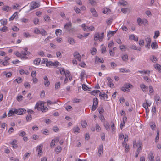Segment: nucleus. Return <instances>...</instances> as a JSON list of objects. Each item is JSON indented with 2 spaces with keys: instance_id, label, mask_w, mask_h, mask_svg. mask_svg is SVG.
<instances>
[{
  "instance_id": "obj_1",
  "label": "nucleus",
  "mask_w": 161,
  "mask_h": 161,
  "mask_svg": "<svg viewBox=\"0 0 161 161\" xmlns=\"http://www.w3.org/2000/svg\"><path fill=\"white\" fill-rule=\"evenodd\" d=\"M44 103L43 102H37L35 107V109H37L38 110H40L43 112L47 111L48 108L47 107H44Z\"/></svg>"
},
{
  "instance_id": "obj_2",
  "label": "nucleus",
  "mask_w": 161,
  "mask_h": 161,
  "mask_svg": "<svg viewBox=\"0 0 161 161\" xmlns=\"http://www.w3.org/2000/svg\"><path fill=\"white\" fill-rule=\"evenodd\" d=\"M81 26L83 30L85 31L89 32L92 31L94 30L95 28L93 26H88L85 25V24H83L81 25Z\"/></svg>"
},
{
  "instance_id": "obj_3",
  "label": "nucleus",
  "mask_w": 161,
  "mask_h": 161,
  "mask_svg": "<svg viewBox=\"0 0 161 161\" xmlns=\"http://www.w3.org/2000/svg\"><path fill=\"white\" fill-rule=\"evenodd\" d=\"M31 6L30 10H31L39 7L40 6V3L36 2H32L31 4Z\"/></svg>"
},
{
  "instance_id": "obj_4",
  "label": "nucleus",
  "mask_w": 161,
  "mask_h": 161,
  "mask_svg": "<svg viewBox=\"0 0 161 161\" xmlns=\"http://www.w3.org/2000/svg\"><path fill=\"white\" fill-rule=\"evenodd\" d=\"M15 114L18 115H22L25 114L26 112V110L24 109H15Z\"/></svg>"
},
{
  "instance_id": "obj_5",
  "label": "nucleus",
  "mask_w": 161,
  "mask_h": 161,
  "mask_svg": "<svg viewBox=\"0 0 161 161\" xmlns=\"http://www.w3.org/2000/svg\"><path fill=\"white\" fill-rule=\"evenodd\" d=\"M98 100L97 98H94L93 100V105L92 108V111L95 110L97 107L98 103Z\"/></svg>"
},
{
  "instance_id": "obj_6",
  "label": "nucleus",
  "mask_w": 161,
  "mask_h": 161,
  "mask_svg": "<svg viewBox=\"0 0 161 161\" xmlns=\"http://www.w3.org/2000/svg\"><path fill=\"white\" fill-rule=\"evenodd\" d=\"M145 40L147 44L145 45L146 48L149 49L150 46V43L151 42V39L149 37H147L145 38Z\"/></svg>"
},
{
  "instance_id": "obj_7",
  "label": "nucleus",
  "mask_w": 161,
  "mask_h": 161,
  "mask_svg": "<svg viewBox=\"0 0 161 161\" xmlns=\"http://www.w3.org/2000/svg\"><path fill=\"white\" fill-rule=\"evenodd\" d=\"M103 147L102 145H101L99 146L98 154L99 156H100L103 153Z\"/></svg>"
},
{
  "instance_id": "obj_8",
  "label": "nucleus",
  "mask_w": 161,
  "mask_h": 161,
  "mask_svg": "<svg viewBox=\"0 0 161 161\" xmlns=\"http://www.w3.org/2000/svg\"><path fill=\"white\" fill-rule=\"evenodd\" d=\"M154 99L156 101L157 105L161 103V100L159 96L158 95H156Z\"/></svg>"
},
{
  "instance_id": "obj_9",
  "label": "nucleus",
  "mask_w": 161,
  "mask_h": 161,
  "mask_svg": "<svg viewBox=\"0 0 161 161\" xmlns=\"http://www.w3.org/2000/svg\"><path fill=\"white\" fill-rule=\"evenodd\" d=\"M123 147H124L125 148V152H127L129 151V145H127L126 142H123Z\"/></svg>"
},
{
  "instance_id": "obj_10",
  "label": "nucleus",
  "mask_w": 161,
  "mask_h": 161,
  "mask_svg": "<svg viewBox=\"0 0 161 161\" xmlns=\"http://www.w3.org/2000/svg\"><path fill=\"white\" fill-rule=\"evenodd\" d=\"M74 56L75 58L77 59L79 61H81V58L79 53L77 52H75L74 54Z\"/></svg>"
},
{
  "instance_id": "obj_11",
  "label": "nucleus",
  "mask_w": 161,
  "mask_h": 161,
  "mask_svg": "<svg viewBox=\"0 0 161 161\" xmlns=\"http://www.w3.org/2000/svg\"><path fill=\"white\" fill-rule=\"evenodd\" d=\"M90 11L94 17H97L98 16L97 13L94 8H92L91 9Z\"/></svg>"
},
{
  "instance_id": "obj_12",
  "label": "nucleus",
  "mask_w": 161,
  "mask_h": 161,
  "mask_svg": "<svg viewBox=\"0 0 161 161\" xmlns=\"http://www.w3.org/2000/svg\"><path fill=\"white\" fill-rule=\"evenodd\" d=\"M72 26V23L71 22H69L66 24L64 26V28L67 30H69Z\"/></svg>"
},
{
  "instance_id": "obj_13",
  "label": "nucleus",
  "mask_w": 161,
  "mask_h": 161,
  "mask_svg": "<svg viewBox=\"0 0 161 161\" xmlns=\"http://www.w3.org/2000/svg\"><path fill=\"white\" fill-rule=\"evenodd\" d=\"M129 38L130 40H134L135 41H138V38L134 35L132 34L129 36Z\"/></svg>"
},
{
  "instance_id": "obj_14",
  "label": "nucleus",
  "mask_w": 161,
  "mask_h": 161,
  "mask_svg": "<svg viewBox=\"0 0 161 161\" xmlns=\"http://www.w3.org/2000/svg\"><path fill=\"white\" fill-rule=\"evenodd\" d=\"M119 71L121 73H127L129 72L130 71V70L125 68H120L119 69Z\"/></svg>"
},
{
  "instance_id": "obj_15",
  "label": "nucleus",
  "mask_w": 161,
  "mask_h": 161,
  "mask_svg": "<svg viewBox=\"0 0 161 161\" xmlns=\"http://www.w3.org/2000/svg\"><path fill=\"white\" fill-rule=\"evenodd\" d=\"M140 87L141 89L143 90V92H146L147 91L148 87L146 86L143 84H142L140 85Z\"/></svg>"
},
{
  "instance_id": "obj_16",
  "label": "nucleus",
  "mask_w": 161,
  "mask_h": 161,
  "mask_svg": "<svg viewBox=\"0 0 161 161\" xmlns=\"http://www.w3.org/2000/svg\"><path fill=\"white\" fill-rule=\"evenodd\" d=\"M14 54L17 57H19L21 58L22 59H24V58H25L24 57H22L21 52V53H20L18 51H16L14 52Z\"/></svg>"
},
{
  "instance_id": "obj_17",
  "label": "nucleus",
  "mask_w": 161,
  "mask_h": 161,
  "mask_svg": "<svg viewBox=\"0 0 161 161\" xmlns=\"http://www.w3.org/2000/svg\"><path fill=\"white\" fill-rule=\"evenodd\" d=\"M125 86V88L126 89H128L129 90V92L130 89L129 88H131L133 87V86L130 84L127 83L125 84L124 86Z\"/></svg>"
},
{
  "instance_id": "obj_18",
  "label": "nucleus",
  "mask_w": 161,
  "mask_h": 161,
  "mask_svg": "<svg viewBox=\"0 0 161 161\" xmlns=\"http://www.w3.org/2000/svg\"><path fill=\"white\" fill-rule=\"evenodd\" d=\"M73 131L75 134L79 133L80 131V128L78 126H76L75 127L73 128Z\"/></svg>"
},
{
  "instance_id": "obj_19",
  "label": "nucleus",
  "mask_w": 161,
  "mask_h": 161,
  "mask_svg": "<svg viewBox=\"0 0 161 161\" xmlns=\"http://www.w3.org/2000/svg\"><path fill=\"white\" fill-rule=\"evenodd\" d=\"M148 158L150 161H154V157L153 153L149 154Z\"/></svg>"
},
{
  "instance_id": "obj_20",
  "label": "nucleus",
  "mask_w": 161,
  "mask_h": 161,
  "mask_svg": "<svg viewBox=\"0 0 161 161\" xmlns=\"http://www.w3.org/2000/svg\"><path fill=\"white\" fill-rule=\"evenodd\" d=\"M151 104H149L147 102V100L146 101V103L143 104L142 106L145 109H148V107L150 106Z\"/></svg>"
},
{
  "instance_id": "obj_21",
  "label": "nucleus",
  "mask_w": 161,
  "mask_h": 161,
  "mask_svg": "<svg viewBox=\"0 0 161 161\" xmlns=\"http://www.w3.org/2000/svg\"><path fill=\"white\" fill-rule=\"evenodd\" d=\"M11 9V8L7 6H5L2 8V10L6 12H8Z\"/></svg>"
},
{
  "instance_id": "obj_22",
  "label": "nucleus",
  "mask_w": 161,
  "mask_h": 161,
  "mask_svg": "<svg viewBox=\"0 0 161 161\" xmlns=\"http://www.w3.org/2000/svg\"><path fill=\"white\" fill-rule=\"evenodd\" d=\"M94 40L95 41L99 40L100 41V35L99 33H97L95 34Z\"/></svg>"
},
{
  "instance_id": "obj_23",
  "label": "nucleus",
  "mask_w": 161,
  "mask_h": 161,
  "mask_svg": "<svg viewBox=\"0 0 161 161\" xmlns=\"http://www.w3.org/2000/svg\"><path fill=\"white\" fill-rule=\"evenodd\" d=\"M95 60L96 62H99L101 63H103L104 62V60L102 58H100L99 57L97 56H96L95 57Z\"/></svg>"
},
{
  "instance_id": "obj_24",
  "label": "nucleus",
  "mask_w": 161,
  "mask_h": 161,
  "mask_svg": "<svg viewBox=\"0 0 161 161\" xmlns=\"http://www.w3.org/2000/svg\"><path fill=\"white\" fill-rule=\"evenodd\" d=\"M68 41L69 43L71 45H73L75 43V41L74 39L70 37L68 38Z\"/></svg>"
},
{
  "instance_id": "obj_25",
  "label": "nucleus",
  "mask_w": 161,
  "mask_h": 161,
  "mask_svg": "<svg viewBox=\"0 0 161 161\" xmlns=\"http://www.w3.org/2000/svg\"><path fill=\"white\" fill-rule=\"evenodd\" d=\"M155 68L159 71L161 72V66L158 64H156L154 65Z\"/></svg>"
},
{
  "instance_id": "obj_26",
  "label": "nucleus",
  "mask_w": 161,
  "mask_h": 161,
  "mask_svg": "<svg viewBox=\"0 0 161 161\" xmlns=\"http://www.w3.org/2000/svg\"><path fill=\"white\" fill-rule=\"evenodd\" d=\"M123 60L124 61H126L128 60V58L127 54H124L121 57Z\"/></svg>"
},
{
  "instance_id": "obj_27",
  "label": "nucleus",
  "mask_w": 161,
  "mask_h": 161,
  "mask_svg": "<svg viewBox=\"0 0 161 161\" xmlns=\"http://www.w3.org/2000/svg\"><path fill=\"white\" fill-rule=\"evenodd\" d=\"M103 124L106 130H108L110 129V125L109 123L107 122L106 123H104Z\"/></svg>"
},
{
  "instance_id": "obj_28",
  "label": "nucleus",
  "mask_w": 161,
  "mask_h": 161,
  "mask_svg": "<svg viewBox=\"0 0 161 161\" xmlns=\"http://www.w3.org/2000/svg\"><path fill=\"white\" fill-rule=\"evenodd\" d=\"M16 141H17L16 140H14L11 143V144L13 145V147L14 148H16L17 147V145L15 144Z\"/></svg>"
},
{
  "instance_id": "obj_29",
  "label": "nucleus",
  "mask_w": 161,
  "mask_h": 161,
  "mask_svg": "<svg viewBox=\"0 0 161 161\" xmlns=\"http://www.w3.org/2000/svg\"><path fill=\"white\" fill-rule=\"evenodd\" d=\"M30 52L28 51L25 52H21L22 57H24L25 58H27V57H25V56L28 54H30Z\"/></svg>"
},
{
  "instance_id": "obj_30",
  "label": "nucleus",
  "mask_w": 161,
  "mask_h": 161,
  "mask_svg": "<svg viewBox=\"0 0 161 161\" xmlns=\"http://www.w3.org/2000/svg\"><path fill=\"white\" fill-rule=\"evenodd\" d=\"M86 74L84 71H82L80 75V79L81 81H83L85 78V77Z\"/></svg>"
},
{
  "instance_id": "obj_31",
  "label": "nucleus",
  "mask_w": 161,
  "mask_h": 161,
  "mask_svg": "<svg viewBox=\"0 0 161 161\" xmlns=\"http://www.w3.org/2000/svg\"><path fill=\"white\" fill-rule=\"evenodd\" d=\"M101 96V98L102 99H103L107 101V94H102L100 95Z\"/></svg>"
},
{
  "instance_id": "obj_32",
  "label": "nucleus",
  "mask_w": 161,
  "mask_h": 161,
  "mask_svg": "<svg viewBox=\"0 0 161 161\" xmlns=\"http://www.w3.org/2000/svg\"><path fill=\"white\" fill-rule=\"evenodd\" d=\"M56 141L54 140H52L50 143V147L51 148H53L55 146Z\"/></svg>"
},
{
  "instance_id": "obj_33",
  "label": "nucleus",
  "mask_w": 161,
  "mask_h": 161,
  "mask_svg": "<svg viewBox=\"0 0 161 161\" xmlns=\"http://www.w3.org/2000/svg\"><path fill=\"white\" fill-rule=\"evenodd\" d=\"M81 124L83 128H86L87 125L86 122L85 121H82L81 122Z\"/></svg>"
},
{
  "instance_id": "obj_34",
  "label": "nucleus",
  "mask_w": 161,
  "mask_h": 161,
  "mask_svg": "<svg viewBox=\"0 0 161 161\" xmlns=\"http://www.w3.org/2000/svg\"><path fill=\"white\" fill-rule=\"evenodd\" d=\"M26 119L27 122L31 121L32 119L31 115H27L26 117Z\"/></svg>"
},
{
  "instance_id": "obj_35",
  "label": "nucleus",
  "mask_w": 161,
  "mask_h": 161,
  "mask_svg": "<svg viewBox=\"0 0 161 161\" xmlns=\"http://www.w3.org/2000/svg\"><path fill=\"white\" fill-rule=\"evenodd\" d=\"M40 34L43 36H45L47 35L46 31L44 29H42L40 31Z\"/></svg>"
},
{
  "instance_id": "obj_36",
  "label": "nucleus",
  "mask_w": 161,
  "mask_h": 161,
  "mask_svg": "<svg viewBox=\"0 0 161 161\" xmlns=\"http://www.w3.org/2000/svg\"><path fill=\"white\" fill-rule=\"evenodd\" d=\"M17 15V12H15L14 14L13 15L9 18V20L11 21L13 20Z\"/></svg>"
},
{
  "instance_id": "obj_37",
  "label": "nucleus",
  "mask_w": 161,
  "mask_h": 161,
  "mask_svg": "<svg viewBox=\"0 0 161 161\" xmlns=\"http://www.w3.org/2000/svg\"><path fill=\"white\" fill-rule=\"evenodd\" d=\"M8 30V28L6 26H4L2 28L0 29V31L3 32H6Z\"/></svg>"
},
{
  "instance_id": "obj_38",
  "label": "nucleus",
  "mask_w": 161,
  "mask_h": 161,
  "mask_svg": "<svg viewBox=\"0 0 161 161\" xmlns=\"http://www.w3.org/2000/svg\"><path fill=\"white\" fill-rule=\"evenodd\" d=\"M99 92L100 91L99 90H96L92 91L91 93L92 94L96 96V95H97V94L99 93Z\"/></svg>"
},
{
  "instance_id": "obj_39",
  "label": "nucleus",
  "mask_w": 161,
  "mask_h": 161,
  "mask_svg": "<svg viewBox=\"0 0 161 161\" xmlns=\"http://www.w3.org/2000/svg\"><path fill=\"white\" fill-rule=\"evenodd\" d=\"M137 22L139 25L140 26H141L142 25L143 22V20H142L140 18H139L137 19Z\"/></svg>"
},
{
  "instance_id": "obj_40",
  "label": "nucleus",
  "mask_w": 161,
  "mask_h": 161,
  "mask_svg": "<svg viewBox=\"0 0 161 161\" xmlns=\"http://www.w3.org/2000/svg\"><path fill=\"white\" fill-rule=\"evenodd\" d=\"M89 2L92 6H95L96 4V2L94 0H89Z\"/></svg>"
},
{
  "instance_id": "obj_41",
  "label": "nucleus",
  "mask_w": 161,
  "mask_h": 161,
  "mask_svg": "<svg viewBox=\"0 0 161 161\" xmlns=\"http://www.w3.org/2000/svg\"><path fill=\"white\" fill-rule=\"evenodd\" d=\"M159 130H157V136L155 138V142H157L159 140Z\"/></svg>"
},
{
  "instance_id": "obj_42",
  "label": "nucleus",
  "mask_w": 161,
  "mask_h": 161,
  "mask_svg": "<svg viewBox=\"0 0 161 161\" xmlns=\"http://www.w3.org/2000/svg\"><path fill=\"white\" fill-rule=\"evenodd\" d=\"M15 112H14V111H13L12 110H10L9 111V112L8 113V117H10L12 116V115H14V114H15Z\"/></svg>"
},
{
  "instance_id": "obj_43",
  "label": "nucleus",
  "mask_w": 161,
  "mask_h": 161,
  "mask_svg": "<svg viewBox=\"0 0 161 161\" xmlns=\"http://www.w3.org/2000/svg\"><path fill=\"white\" fill-rule=\"evenodd\" d=\"M158 46L156 43H153L151 45V47L153 49H155L157 48Z\"/></svg>"
},
{
  "instance_id": "obj_44",
  "label": "nucleus",
  "mask_w": 161,
  "mask_h": 161,
  "mask_svg": "<svg viewBox=\"0 0 161 161\" xmlns=\"http://www.w3.org/2000/svg\"><path fill=\"white\" fill-rule=\"evenodd\" d=\"M41 62V59L40 58H37L34 61V63L35 64H39Z\"/></svg>"
},
{
  "instance_id": "obj_45",
  "label": "nucleus",
  "mask_w": 161,
  "mask_h": 161,
  "mask_svg": "<svg viewBox=\"0 0 161 161\" xmlns=\"http://www.w3.org/2000/svg\"><path fill=\"white\" fill-rule=\"evenodd\" d=\"M97 52V50L95 48H93L91 51V53L92 55H95Z\"/></svg>"
},
{
  "instance_id": "obj_46",
  "label": "nucleus",
  "mask_w": 161,
  "mask_h": 161,
  "mask_svg": "<svg viewBox=\"0 0 161 161\" xmlns=\"http://www.w3.org/2000/svg\"><path fill=\"white\" fill-rule=\"evenodd\" d=\"M24 36L26 38H29L31 37V35L28 32H25L23 33Z\"/></svg>"
},
{
  "instance_id": "obj_47",
  "label": "nucleus",
  "mask_w": 161,
  "mask_h": 161,
  "mask_svg": "<svg viewBox=\"0 0 161 161\" xmlns=\"http://www.w3.org/2000/svg\"><path fill=\"white\" fill-rule=\"evenodd\" d=\"M110 9L107 8H105L103 11V12L105 14H108L110 12Z\"/></svg>"
},
{
  "instance_id": "obj_48",
  "label": "nucleus",
  "mask_w": 161,
  "mask_h": 161,
  "mask_svg": "<svg viewBox=\"0 0 161 161\" xmlns=\"http://www.w3.org/2000/svg\"><path fill=\"white\" fill-rule=\"evenodd\" d=\"M60 87V83L59 82H56L55 84V88L56 89L59 88Z\"/></svg>"
},
{
  "instance_id": "obj_49",
  "label": "nucleus",
  "mask_w": 161,
  "mask_h": 161,
  "mask_svg": "<svg viewBox=\"0 0 161 161\" xmlns=\"http://www.w3.org/2000/svg\"><path fill=\"white\" fill-rule=\"evenodd\" d=\"M116 31H110L108 34V35L109 36H113L116 32Z\"/></svg>"
},
{
  "instance_id": "obj_50",
  "label": "nucleus",
  "mask_w": 161,
  "mask_h": 161,
  "mask_svg": "<svg viewBox=\"0 0 161 161\" xmlns=\"http://www.w3.org/2000/svg\"><path fill=\"white\" fill-rule=\"evenodd\" d=\"M21 21L23 23H27L28 22L29 20L26 18H23L21 19Z\"/></svg>"
},
{
  "instance_id": "obj_51",
  "label": "nucleus",
  "mask_w": 161,
  "mask_h": 161,
  "mask_svg": "<svg viewBox=\"0 0 161 161\" xmlns=\"http://www.w3.org/2000/svg\"><path fill=\"white\" fill-rule=\"evenodd\" d=\"M150 59L153 62H155L157 60V58L154 56H153Z\"/></svg>"
},
{
  "instance_id": "obj_52",
  "label": "nucleus",
  "mask_w": 161,
  "mask_h": 161,
  "mask_svg": "<svg viewBox=\"0 0 161 161\" xmlns=\"http://www.w3.org/2000/svg\"><path fill=\"white\" fill-rule=\"evenodd\" d=\"M53 63L51 61L47 62L46 63V65L47 67H49L50 66H53Z\"/></svg>"
},
{
  "instance_id": "obj_53",
  "label": "nucleus",
  "mask_w": 161,
  "mask_h": 161,
  "mask_svg": "<svg viewBox=\"0 0 161 161\" xmlns=\"http://www.w3.org/2000/svg\"><path fill=\"white\" fill-rule=\"evenodd\" d=\"M61 150V147L60 146H58L57 147L56 149V152L58 153H59Z\"/></svg>"
},
{
  "instance_id": "obj_54",
  "label": "nucleus",
  "mask_w": 161,
  "mask_h": 161,
  "mask_svg": "<svg viewBox=\"0 0 161 161\" xmlns=\"http://www.w3.org/2000/svg\"><path fill=\"white\" fill-rule=\"evenodd\" d=\"M119 3L120 5L125 6L127 4V3L126 1L123 0L120 2Z\"/></svg>"
},
{
  "instance_id": "obj_55",
  "label": "nucleus",
  "mask_w": 161,
  "mask_h": 161,
  "mask_svg": "<svg viewBox=\"0 0 161 161\" xmlns=\"http://www.w3.org/2000/svg\"><path fill=\"white\" fill-rule=\"evenodd\" d=\"M119 47L120 49L123 51H125L126 48V47L124 45L120 46Z\"/></svg>"
},
{
  "instance_id": "obj_56",
  "label": "nucleus",
  "mask_w": 161,
  "mask_h": 161,
  "mask_svg": "<svg viewBox=\"0 0 161 161\" xmlns=\"http://www.w3.org/2000/svg\"><path fill=\"white\" fill-rule=\"evenodd\" d=\"M159 35V31H156L155 33V36H154V38H156L158 37Z\"/></svg>"
},
{
  "instance_id": "obj_57",
  "label": "nucleus",
  "mask_w": 161,
  "mask_h": 161,
  "mask_svg": "<svg viewBox=\"0 0 161 161\" xmlns=\"http://www.w3.org/2000/svg\"><path fill=\"white\" fill-rule=\"evenodd\" d=\"M44 84L46 87H48L50 85V82L48 80L44 81Z\"/></svg>"
},
{
  "instance_id": "obj_58",
  "label": "nucleus",
  "mask_w": 161,
  "mask_h": 161,
  "mask_svg": "<svg viewBox=\"0 0 161 161\" xmlns=\"http://www.w3.org/2000/svg\"><path fill=\"white\" fill-rule=\"evenodd\" d=\"M62 32V31L61 30L57 29L56 31L55 34L57 36H58L59 33H60L59 35H60L61 34Z\"/></svg>"
},
{
  "instance_id": "obj_59",
  "label": "nucleus",
  "mask_w": 161,
  "mask_h": 161,
  "mask_svg": "<svg viewBox=\"0 0 161 161\" xmlns=\"http://www.w3.org/2000/svg\"><path fill=\"white\" fill-rule=\"evenodd\" d=\"M139 146V142L137 143L136 141H134L133 142V147L134 148L138 146Z\"/></svg>"
},
{
  "instance_id": "obj_60",
  "label": "nucleus",
  "mask_w": 161,
  "mask_h": 161,
  "mask_svg": "<svg viewBox=\"0 0 161 161\" xmlns=\"http://www.w3.org/2000/svg\"><path fill=\"white\" fill-rule=\"evenodd\" d=\"M111 126L112 132L113 133H115V127L114 126V124L113 123Z\"/></svg>"
},
{
  "instance_id": "obj_61",
  "label": "nucleus",
  "mask_w": 161,
  "mask_h": 161,
  "mask_svg": "<svg viewBox=\"0 0 161 161\" xmlns=\"http://www.w3.org/2000/svg\"><path fill=\"white\" fill-rule=\"evenodd\" d=\"M99 118L100 120L102 122L104 123V122L105 120V119L103 115H101L100 116H99Z\"/></svg>"
},
{
  "instance_id": "obj_62",
  "label": "nucleus",
  "mask_w": 161,
  "mask_h": 161,
  "mask_svg": "<svg viewBox=\"0 0 161 161\" xmlns=\"http://www.w3.org/2000/svg\"><path fill=\"white\" fill-rule=\"evenodd\" d=\"M7 22V20L6 19H4L1 21V24L3 25H6Z\"/></svg>"
},
{
  "instance_id": "obj_63",
  "label": "nucleus",
  "mask_w": 161,
  "mask_h": 161,
  "mask_svg": "<svg viewBox=\"0 0 161 161\" xmlns=\"http://www.w3.org/2000/svg\"><path fill=\"white\" fill-rule=\"evenodd\" d=\"M31 76L32 78L35 77L36 75V71H32L31 74Z\"/></svg>"
},
{
  "instance_id": "obj_64",
  "label": "nucleus",
  "mask_w": 161,
  "mask_h": 161,
  "mask_svg": "<svg viewBox=\"0 0 161 161\" xmlns=\"http://www.w3.org/2000/svg\"><path fill=\"white\" fill-rule=\"evenodd\" d=\"M30 153H26L24 155V160H26L28 156H29L30 155Z\"/></svg>"
}]
</instances>
